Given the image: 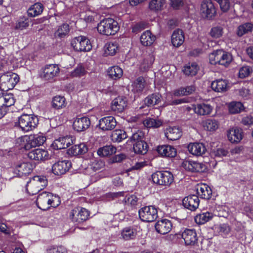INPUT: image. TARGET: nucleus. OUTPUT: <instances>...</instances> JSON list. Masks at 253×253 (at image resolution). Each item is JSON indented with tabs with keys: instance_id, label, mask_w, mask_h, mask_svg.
Segmentation results:
<instances>
[{
	"instance_id": "61",
	"label": "nucleus",
	"mask_w": 253,
	"mask_h": 253,
	"mask_svg": "<svg viewBox=\"0 0 253 253\" xmlns=\"http://www.w3.org/2000/svg\"><path fill=\"white\" fill-rule=\"evenodd\" d=\"M209 60L210 64L211 65H216V64H219V56L218 50L214 51L210 55Z\"/></svg>"
},
{
	"instance_id": "50",
	"label": "nucleus",
	"mask_w": 253,
	"mask_h": 253,
	"mask_svg": "<svg viewBox=\"0 0 253 253\" xmlns=\"http://www.w3.org/2000/svg\"><path fill=\"white\" fill-rule=\"evenodd\" d=\"M99 128L102 130H109L111 129V117L110 116L102 118L98 124Z\"/></svg>"
},
{
	"instance_id": "49",
	"label": "nucleus",
	"mask_w": 253,
	"mask_h": 253,
	"mask_svg": "<svg viewBox=\"0 0 253 253\" xmlns=\"http://www.w3.org/2000/svg\"><path fill=\"white\" fill-rule=\"evenodd\" d=\"M70 31L69 26L68 24L64 23L58 26L55 31V36L59 38H63L67 35Z\"/></svg>"
},
{
	"instance_id": "24",
	"label": "nucleus",
	"mask_w": 253,
	"mask_h": 253,
	"mask_svg": "<svg viewBox=\"0 0 253 253\" xmlns=\"http://www.w3.org/2000/svg\"><path fill=\"white\" fill-rule=\"evenodd\" d=\"M127 105V100L124 96H119L112 101V111L122 112Z\"/></svg>"
},
{
	"instance_id": "62",
	"label": "nucleus",
	"mask_w": 253,
	"mask_h": 253,
	"mask_svg": "<svg viewBox=\"0 0 253 253\" xmlns=\"http://www.w3.org/2000/svg\"><path fill=\"white\" fill-rule=\"evenodd\" d=\"M219 4L220 9L223 12H227L230 8L229 0H215Z\"/></svg>"
},
{
	"instance_id": "53",
	"label": "nucleus",
	"mask_w": 253,
	"mask_h": 253,
	"mask_svg": "<svg viewBox=\"0 0 253 253\" xmlns=\"http://www.w3.org/2000/svg\"><path fill=\"white\" fill-rule=\"evenodd\" d=\"M123 75V71L118 66H112V79L117 80L120 79Z\"/></svg>"
},
{
	"instance_id": "37",
	"label": "nucleus",
	"mask_w": 253,
	"mask_h": 253,
	"mask_svg": "<svg viewBox=\"0 0 253 253\" xmlns=\"http://www.w3.org/2000/svg\"><path fill=\"white\" fill-rule=\"evenodd\" d=\"M132 145L133 150L135 154L144 155L148 151V145L145 141H139Z\"/></svg>"
},
{
	"instance_id": "38",
	"label": "nucleus",
	"mask_w": 253,
	"mask_h": 253,
	"mask_svg": "<svg viewBox=\"0 0 253 253\" xmlns=\"http://www.w3.org/2000/svg\"><path fill=\"white\" fill-rule=\"evenodd\" d=\"M213 217L212 212L207 211L198 214L195 216L194 219L197 224L202 225L211 220Z\"/></svg>"
},
{
	"instance_id": "21",
	"label": "nucleus",
	"mask_w": 253,
	"mask_h": 253,
	"mask_svg": "<svg viewBox=\"0 0 253 253\" xmlns=\"http://www.w3.org/2000/svg\"><path fill=\"white\" fill-rule=\"evenodd\" d=\"M171 222L167 219L158 220L155 224V229L159 233L165 235L170 231L172 228Z\"/></svg>"
},
{
	"instance_id": "10",
	"label": "nucleus",
	"mask_w": 253,
	"mask_h": 253,
	"mask_svg": "<svg viewBox=\"0 0 253 253\" xmlns=\"http://www.w3.org/2000/svg\"><path fill=\"white\" fill-rule=\"evenodd\" d=\"M124 192L112 193V200L119 198V201H122L126 206L135 207L137 204L138 198L135 195H127L126 196Z\"/></svg>"
},
{
	"instance_id": "28",
	"label": "nucleus",
	"mask_w": 253,
	"mask_h": 253,
	"mask_svg": "<svg viewBox=\"0 0 253 253\" xmlns=\"http://www.w3.org/2000/svg\"><path fill=\"white\" fill-rule=\"evenodd\" d=\"M146 85V81L142 76L138 77L132 84V92L136 95L140 94Z\"/></svg>"
},
{
	"instance_id": "17",
	"label": "nucleus",
	"mask_w": 253,
	"mask_h": 253,
	"mask_svg": "<svg viewBox=\"0 0 253 253\" xmlns=\"http://www.w3.org/2000/svg\"><path fill=\"white\" fill-rule=\"evenodd\" d=\"M46 141V137L42 133L30 135L28 137V143L25 145L26 149L32 147H36L43 144Z\"/></svg>"
},
{
	"instance_id": "41",
	"label": "nucleus",
	"mask_w": 253,
	"mask_h": 253,
	"mask_svg": "<svg viewBox=\"0 0 253 253\" xmlns=\"http://www.w3.org/2000/svg\"><path fill=\"white\" fill-rule=\"evenodd\" d=\"M127 137L126 132L123 129H114L112 128V141L120 142Z\"/></svg>"
},
{
	"instance_id": "5",
	"label": "nucleus",
	"mask_w": 253,
	"mask_h": 253,
	"mask_svg": "<svg viewBox=\"0 0 253 253\" xmlns=\"http://www.w3.org/2000/svg\"><path fill=\"white\" fill-rule=\"evenodd\" d=\"M19 81L17 74L6 72L0 77V88L4 91L12 89Z\"/></svg>"
},
{
	"instance_id": "48",
	"label": "nucleus",
	"mask_w": 253,
	"mask_h": 253,
	"mask_svg": "<svg viewBox=\"0 0 253 253\" xmlns=\"http://www.w3.org/2000/svg\"><path fill=\"white\" fill-rule=\"evenodd\" d=\"M163 122L158 119L151 118H146L143 121V125L148 128H158L162 126Z\"/></svg>"
},
{
	"instance_id": "30",
	"label": "nucleus",
	"mask_w": 253,
	"mask_h": 253,
	"mask_svg": "<svg viewBox=\"0 0 253 253\" xmlns=\"http://www.w3.org/2000/svg\"><path fill=\"white\" fill-rule=\"evenodd\" d=\"M184 39V32L182 30L177 29L173 32L171 40V43L174 46H180L183 43Z\"/></svg>"
},
{
	"instance_id": "32",
	"label": "nucleus",
	"mask_w": 253,
	"mask_h": 253,
	"mask_svg": "<svg viewBox=\"0 0 253 253\" xmlns=\"http://www.w3.org/2000/svg\"><path fill=\"white\" fill-rule=\"evenodd\" d=\"M97 30L100 34L111 35V19L108 18L101 20L98 25Z\"/></svg>"
},
{
	"instance_id": "45",
	"label": "nucleus",
	"mask_w": 253,
	"mask_h": 253,
	"mask_svg": "<svg viewBox=\"0 0 253 253\" xmlns=\"http://www.w3.org/2000/svg\"><path fill=\"white\" fill-rule=\"evenodd\" d=\"M228 107L229 113L232 114L240 113L245 110L244 105L240 102L232 101L229 104Z\"/></svg>"
},
{
	"instance_id": "26",
	"label": "nucleus",
	"mask_w": 253,
	"mask_h": 253,
	"mask_svg": "<svg viewBox=\"0 0 253 253\" xmlns=\"http://www.w3.org/2000/svg\"><path fill=\"white\" fill-rule=\"evenodd\" d=\"M137 235L136 229L133 226L124 227L121 231L120 238L125 241L134 240Z\"/></svg>"
},
{
	"instance_id": "12",
	"label": "nucleus",
	"mask_w": 253,
	"mask_h": 253,
	"mask_svg": "<svg viewBox=\"0 0 253 253\" xmlns=\"http://www.w3.org/2000/svg\"><path fill=\"white\" fill-rule=\"evenodd\" d=\"M71 167V163L68 160L59 161L54 164L52 167V172L57 175L65 174Z\"/></svg>"
},
{
	"instance_id": "34",
	"label": "nucleus",
	"mask_w": 253,
	"mask_h": 253,
	"mask_svg": "<svg viewBox=\"0 0 253 253\" xmlns=\"http://www.w3.org/2000/svg\"><path fill=\"white\" fill-rule=\"evenodd\" d=\"M212 110V107L205 103L197 104L194 108L195 113L200 115H207L210 114Z\"/></svg>"
},
{
	"instance_id": "14",
	"label": "nucleus",
	"mask_w": 253,
	"mask_h": 253,
	"mask_svg": "<svg viewBox=\"0 0 253 253\" xmlns=\"http://www.w3.org/2000/svg\"><path fill=\"white\" fill-rule=\"evenodd\" d=\"M34 167L35 165L29 162H19L16 165L14 170L15 173L21 177L30 173Z\"/></svg>"
},
{
	"instance_id": "60",
	"label": "nucleus",
	"mask_w": 253,
	"mask_h": 253,
	"mask_svg": "<svg viewBox=\"0 0 253 253\" xmlns=\"http://www.w3.org/2000/svg\"><path fill=\"white\" fill-rule=\"evenodd\" d=\"M218 231L221 235H227L231 231V227L227 223L220 224L218 227Z\"/></svg>"
},
{
	"instance_id": "3",
	"label": "nucleus",
	"mask_w": 253,
	"mask_h": 253,
	"mask_svg": "<svg viewBox=\"0 0 253 253\" xmlns=\"http://www.w3.org/2000/svg\"><path fill=\"white\" fill-rule=\"evenodd\" d=\"M47 179L45 176L36 175L27 182L26 190L32 195L37 194L47 185Z\"/></svg>"
},
{
	"instance_id": "6",
	"label": "nucleus",
	"mask_w": 253,
	"mask_h": 253,
	"mask_svg": "<svg viewBox=\"0 0 253 253\" xmlns=\"http://www.w3.org/2000/svg\"><path fill=\"white\" fill-rule=\"evenodd\" d=\"M153 182L158 185L169 186L173 181L172 174L169 171H157L151 175Z\"/></svg>"
},
{
	"instance_id": "47",
	"label": "nucleus",
	"mask_w": 253,
	"mask_h": 253,
	"mask_svg": "<svg viewBox=\"0 0 253 253\" xmlns=\"http://www.w3.org/2000/svg\"><path fill=\"white\" fill-rule=\"evenodd\" d=\"M166 0H151L149 3V8L153 11L158 12L162 10Z\"/></svg>"
},
{
	"instance_id": "16",
	"label": "nucleus",
	"mask_w": 253,
	"mask_h": 253,
	"mask_svg": "<svg viewBox=\"0 0 253 253\" xmlns=\"http://www.w3.org/2000/svg\"><path fill=\"white\" fill-rule=\"evenodd\" d=\"M200 200L196 195H190L185 197L182 200V204L185 208L191 211H195L199 207Z\"/></svg>"
},
{
	"instance_id": "19",
	"label": "nucleus",
	"mask_w": 253,
	"mask_h": 253,
	"mask_svg": "<svg viewBox=\"0 0 253 253\" xmlns=\"http://www.w3.org/2000/svg\"><path fill=\"white\" fill-rule=\"evenodd\" d=\"M165 134L169 140L174 141L181 137L182 131L181 128L178 126H169L165 130Z\"/></svg>"
},
{
	"instance_id": "64",
	"label": "nucleus",
	"mask_w": 253,
	"mask_h": 253,
	"mask_svg": "<svg viewBox=\"0 0 253 253\" xmlns=\"http://www.w3.org/2000/svg\"><path fill=\"white\" fill-rule=\"evenodd\" d=\"M241 123L245 126L253 125V115L250 114L243 117Z\"/></svg>"
},
{
	"instance_id": "43",
	"label": "nucleus",
	"mask_w": 253,
	"mask_h": 253,
	"mask_svg": "<svg viewBox=\"0 0 253 253\" xmlns=\"http://www.w3.org/2000/svg\"><path fill=\"white\" fill-rule=\"evenodd\" d=\"M219 56V65L225 67L228 66L232 60V57L231 54L222 50H218Z\"/></svg>"
},
{
	"instance_id": "56",
	"label": "nucleus",
	"mask_w": 253,
	"mask_h": 253,
	"mask_svg": "<svg viewBox=\"0 0 253 253\" xmlns=\"http://www.w3.org/2000/svg\"><path fill=\"white\" fill-rule=\"evenodd\" d=\"M104 166V163L101 160H94L91 162L90 169L96 172L102 169Z\"/></svg>"
},
{
	"instance_id": "9",
	"label": "nucleus",
	"mask_w": 253,
	"mask_h": 253,
	"mask_svg": "<svg viewBox=\"0 0 253 253\" xmlns=\"http://www.w3.org/2000/svg\"><path fill=\"white\" fill-rule=\"evenodd\" d=\"M89 216L88 211L85 208L76 207L70 212L69 217L76 223H81L86 220Z\"/></svg>"
},
{
	"instance_id": "15",
	"label": "nucleus",
	"mask_w": 253,
	"mask_h": 253,
	"mask_svg": "<svg viewBox=\"0 0 253 253\" xmlns=\"http://www.w3.org/2000/svg\"><path fill=\"white\" fill-rule=\"evenodd\" d=\"M157 152L162 157L174 158L177 155V150L173 146L169 145H159L157 147Z\"/></svg>"
},
{
	"instance_id": "39",
	"label": "nucleus",
	"mask_w": 253,
	"mask_h": 253,
	"mask_svg": "<svg viewBox=\"0 0 253 253\" xmlns=\"http://www.w3.org/2000/svg\"><path fill=\"white\" fill-rule=\"evenodd\" d=\"M15 99L12 94H6L0 97V107L6 110V108L13 105Z\"/></svg>"
},
{
	"instance_id": "42",
	"label": "nucleus",
	"mask_w": 253,
	"mask_h": 253,
	"mask_svg": "<svg viewBox=\"0 0 253 253\" xmlns=\"http://www.w3.org/2000/svg\"><path fill=\"white\" fill-rule=\"evenodd\" d=\"M43 7L41 3H36L31 6L27 10L28 15L30 17H35L40 15L43 11Z\"/></svg>"
},
{
	"instance_id": "63",
	"label": "nucleus",
	"mask_w": 253,
	"mask_h": 253,
	"mask_svg": "<svg viewBox=\"0 0 253 253\" xmlns=\"http://www.w3.org/2000/svg\"><path fill=\"white\" fill-rule=\"evenodd\" d=\"M111 147L110 146H105L100 148L97 151L98 155L102 157H107L110 155Z\"/></svg>"
},
{
	"instance_id": "25",
	"label": "nucleus",
	"mask_w": 253,
	"mask_h": 253,
	"mask_svg": "<svg viewBox=\"0 0 253 253\" xmlns=\"http://www.w3.org/2000/svg\"><path fill=\"white\" fill-rule=\"evenodd\" d=\"M90 125V122L89 118L84 117L80 118H77L73 123V128L78 132H81L85 130L88 128Z\"/></svg>"
},
{
	"instance_id": "1",
	"label": "nucleus",
	"mask_w": 253,
	"mask_h": 253,
	"mask_svg": "<svg viewBox=\"0 0 253 253\" xmlns=\"http://www.w3.org/2000/svg\"><path fill=\"white\" fill-rule=\"evenodd\" d=\"M37 206L45 211L50 207L56 208L60 204L59 197L49 192H43L39 195L36 201Z\"/></svg>"
},
{
	"instance_id": "33",
	"label": "nucleus",
	"mask_w": 253,
	"mask_h": 253,
	"mask_svg": "<svg viewBox=\"0 0 253 253\" xmlns=\"http://www.w3.org/2000/svg\"><path fill=\"white\" fill-rule=\"evenodd\" d=\"M71 141L72 140L69 137H60L54 141L52 146L54 149L56 150L65 149L70 145Z\"/></svg>"
},
{
	"instance_id": "44",
	"label": "nucleus",
	"mask_w": 253,
	"mask_h": 253,
	"mask_svg": "<svg viewBox=\"0 0 253 253\" xmlns=\"http://www.w3.org/2000/svg\"><path fill=\"white\" fill-rule=\"evenodd\" d=\"M161 95L158 93H154L149 95L144 99V103L147 106L158 104L161 102Z\"/></svg>"
},
{
	"instance_id": "11",
	"label": "nucleus",
	"mask_w": 253,
	"mask_h": 253,
	"mask_svg": "<svg viewBox=\"0 0 253 253\" xmlns=\"http://www.w3.org/2000/svg\"><path fill=\"white\" fill-rule=\"evenodd\" d=\"M182 167L186 170L192 172H203L206 169L204 164L190 159L185 160L182 163Z\"/></svg>"
},
{
	"instance_id": "20",
	"label": "nucleus",
	"mask_w": 253,
	"mask_h": 253,
	"mask_svg": "<svg viewBox=\"0 0 253 253\" xmlns=\"http://www.w3.org/2000/svg\"><path fill=\"white\" fill-rule=\"evenodd\" d=\"M181 237L186 245H194L198 241L196 232L193 229H185L182 232Z\"/></svg>"
},
{
	"instance_id": "52",
	"label": "nucleus",
	"mask_w": 253,
	"mask_h": 253,
	"mask_svg": "<svg viewBox=\"0 0 253 253\" xmlns=\"http://www.w3.org/2000/svg\"><path fill=\"white\" fill-rule=\"evenodd\" d=\"M204 127L209 131H214L218 127V122L214 119H208L204 125Z\"/></svg>"
},
{
	"instance_id": "59",
	"label": "nucleus",
	"mask_w": 253,
	"mask_h": 253,
	"mask_svg": "<svg viewBox=\"0 0 253 253\" xmlns=\"http://www.w3.org/2000/svg\"><path fill=\"white\" fill-rule=\"evenodd\" d=\"M252 71V69L250 66H244L241 67L239 71V77L240 78L244 79L250 75Z\"/></svg>"
},
{
	"instance_id": "54",
	"label": "nucleus",
	"mask_w": 253,
	"mask_h": 253,
	"mask_svg": "<svg viewBox=\"0 0 253 253\" xmlns=\"http://www.w3.org/2000/svg\"><path fill=\"white\" fill-rule=\"evenodd\" d=\"M29 21L28 18L25 17H22L19 18L16 24L15 29L17 30H23L28 27Z\"/></svg>"
},
{
	"instance_id": "2",
	"label": "nucleus",
	"mask_w": 253,
	"mask_h": 253,
	"mask_svg": "<svg viewBox=\"0 0 253 253\" xmlns=\"http://www.w3.org/2000/svg\"><path fill=\"white\" fill-rule=\"evenodd\" d=\"M39 123L37 117L33 115L23 114L18 118L15 123V126L18 127L24 132L32 130L36 127Z\"/></svg>"
},
{
	"instance_id": "51",
	"label": "nucleus",
	"mask_w": 253,
	"mask_h": 253,
	"mask_svg": "<svg viewBox=\"0 0 253 253\" xmlns=\"http://www.w3.org/2000/svg\"><path fill=\"white\" fill-rule=\"evenodd\" d=\"M129 140L132 144L139 141H145L144 133L142 131L138 130L133 133Z\"/></svg>"
},
{
	"instance_id": "18",
	"label": "nucleus",
	"mask_w": 253,
	"mask_h": 253,
	"mask_svg": "<svg viewBox=\"0 0 253 253\" xmlns=\"http://www.w3.org/2000/svg\"><path fill=\"white\" fill-rule=\"evenodd\" d=\"M227 135L228 140L231 143L237 144L243 139V130L238 127H232L228 130Z\"/></svg>"
},
{
	"instance_id": "23",
	"label": "nucleus",
	"mask_w": 253,
	"mask_h": 253,
	"mask_svg": "<svg viewBox=\"0 0 253 253\" xmlns=\"http://www.w3.org/2000/svg\"><path fill=\"white\" fill-rule=\"evenodd\" d=\"M187 148L190 153L196 156H202L207 151V148L203 143H191L188 144Z\"/></svg>"
},
{
	"instance_id": "27",
	"label": "nucleus",
	"mask_w": 253,
	"mask_h": 253,
	"mask_svg": "<svg viewBox=\"0 0 253 253\" xmlns=\"http://www.w3.org/2000/svg\"><path fill=\"white\" fill-rule=\"evenodd\" d=\"M28 157L35 161H43L48 158V152L42 149H36L29 152L27 154Z\"/></svg>"
},
{
	"instance_id": "36",
	"label": "nucleus",
	"mask_w": 253,
	"mask_h": 253,
	"mask_svg": "<svg viewBox=\"0 0 253 253\" xmlns=\"http://www.w3.org/2000/svg\"><path fill=\"white\" fill-rule=\"evenodd\" d=\"M199 69L197 63L189 62L184 66L182 71L186 75L192 77L197 74Z\"/></svg>"
},
{
	"instance_id": "8",
	"label": "nucleus",
	"mask_w": 253,
	"mask_h": 253,
	"mask_svg": "<svg viewBox=\"0 0 253 253\" xmlns=\"http://www.w3.org/2000/svg\"><path fill=\"white\" fill-rule=\"evenodd\" d=\"M71 44L74 49L78 51H88L92 48L90 41L84 36L74 38L71 41Z\"/></svg>"
},
{
	"instance_id": "40",
	"label": "nucleus",
	"mask_w": 253,
	"mask_h": 253,
	"mask_svg": "<svg viewBox=\"0 0 253 253\" xmlns=\"http://www.w3.org/2000/svg\"><path fill=\"white\" fill-rule=\"evenodd\" d=\"M253 30V24L252 22H246L240 25L237 29L236 34L241 37L245 34L252 32Z\"/></svg>"
},
{
	"instance_id": "55",
	"label": "nucleus",
	"mask_w": 253,
	"mask_h": 253,
	"mask_svg": "<svg viewBox=\"0 0 253 253\" xmlns=\"http://www.w3.org/2000/svg\"><path fill=\"white\" fill-rule=\"evenodd\" d=\"M86 71L82 65H78L71 73L72 77H81L86 74Z\"/></svg>"
},
{
	"instance_id": "22",
	"label": "nucleus",
	"mask_w": 253,
	"mask_h": 253,
	"mask_svg": "<svg viewBox=\"0 0 253 253\" xmlns=\"http://www.w3.org/2000/svg\"><path fill=\"white\" fill-rule=\"evenodd\" d=\"M197 196L201 199L209 200L212 195L211 188L206 184L201 183L197 185L196 187Z\"/></svg>"
},
{
	"instance_id": "58",
	"label": "nucleus",
	"mask_w": 253,
	"mask_h": 253,
	"mask_svg": "<svg viewBox=\"0 0 253 253\" xmlns=\"http://www.w3.org/2000/svg\"><path fill=\"white\" fill-rule=\"evenodd\" d=\"M223 34V28L220 26H216L212 27L210 31V34L213 38H218L220 37Z\"/></svg>"
},
{
	"instance_id": "4",
	"label": "nucleus",
	"mask_w": 253,
	"mask_h": 253,
	"mask_svg": "<svg viewBox=\"0 0 253 253\" xmlns=\"http://www.w3.org/2000/svg\"><path fill=\"white\" fill-rule=\"evenodd\" d=\"M201 17L206 20H213L217 14V8L212 0H203L200 4Z\"/></svg>"
},
{
	"instance_id": "46",
	"label": "nucleus",
	"mask_w": 253,
	"mask_h": 253,
	"mask_svg": "<svg viewBox=\"0 0 253 253\" xmlns=\"http://www.w3.org/2000/svg\"><path fill=\"white\" fill-rule=\"evenodd\" d=\"M195 90L194 85L187 86L185 87H181L174 91L175 96H185L192 94Z\"/></svg>"
},
{
	"instance_id": "29",
	"label": "nucleus",
	"mask_w": 253,
	"mask_h": 253,
	"mask_svg": "<svg viewBox=\"0 0 253 253\" xmlns=\"http://www.w3.org/2000/svg\"><path fill=\"white\" fill-rule=\"evenodd\" d=\"M228 81L226 80L218 79L211 83V89L217 92H223L227 91L228 88Z\"/></svg>"
},
{
	"instance_id": "57",
	"label": "nucleus",
	"mask_w": 253,
	"mask_h": 253,
	"mask_svg": "<svg viewBox=\"0 0 253 253\" xmlns=\"http://www.w3.org/2000/svg\"><path fill=\"white\" fill-rule=\"evenodd\" d=\"M47 253H67V250L62 246H50L46 251Z\"/></svg>"
},
{
	"instance_id": "13",
	"label": "nucleus",
	"mask_w": 253,
	"mask_h": 253,
	"mask_svg": "<svg viewBox=\"0 0 253 253\" xmlns=\"http://www.w3.org/2000/svg\"><path fill=\"white\" fill-rule=\"evenodd\" d=\"M59 73V68L56 64L47 65L43 69L42 78L45 80H50L56 77Z\"/></svg>"
},
{
	"instance_id": "31",
	"label": "nucleus",
	"mask_w": 253,
	"mask_h": 253,
	"mask_svg": "<svg viewBox=\"0 0 253 253\" xmlns=\"http://www.w3.org/2000/svg\"><path fill=\"white\" fill-rule=\"evenodd\" d=\"M156 39V36L150 30L144 32L140 38L141 44L145 46H151Z\"/></svg>"
},
{
	"instance_id": "7",
	"label": "nucleus",
	"mask_w": 253,
	"mask_h": 253,
	"mask_svg": "<svg viewBox=\"0 0 253 253\" xmlns=\"http://www.w3.org/2000/svg\"><path fill=\"white\" fill-rule=\"evenodd\" d=\"M139 217L145 222L154 221L158 217L157 209L154 206H144L138 211Z\"/></svg>"
},
{
	"instance_id": "35",
	"label": "nucleus",
	"mask_w": 253,
	"mask_h": 253,
	"mask_svg": "<svg viewBox=\"0 0 253 253\" xmlns=\"http://www.w3.org/2000/svg\"><path fill=\"white\" fill-rule=\"evenodd\" d=\"M67 102L64 96L57 95L53 97L51 105L55 110L62 109L66 107Z\"/></svg>"
}]
</instances>
